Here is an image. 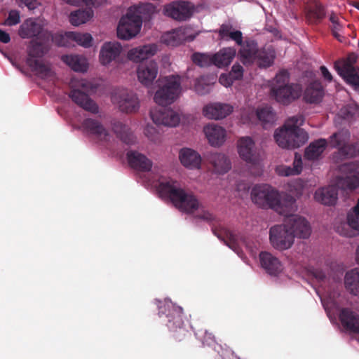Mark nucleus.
<instances>
[{
  "instance_id": "nucleus-1",
  "label": "nucleus",
  "mask_w": 359,
  "mask_h": 359,
  "mask_svg": "<svg viewBox=\"0 0 359 359\" xmlns=\"http://www.w3.org/2000/svg\"><path fill=\"white\" fill-rule=\"evenodd\" d=\"M154 97V101L161 106L152 109L150 116L156 125L175 127L180 121V115L163 106L173 103L179 97L182 91L181 77L179 75H170L164 77Z\"/></svg>"
},
{
  "instance_id": "nucleus-2",
  "label": "nucleus",
  "mask_w": 359,
  "mask_h": 359,
  "mask_svg": "<svg viewBox=\"0 0 359 359\" xmlns=\"http://www.w3.org/2000/svg\"><path fill=\"white\" fill-rule=\"evenodd\" d=\"M252 202L263 209H271L280 215L287 216L296 209V200L290 195L280 198L279 192L266 184L255 185L251 191Z\"/></svg>"
},
{
  "instance_id": "nucleus-3",
  "label": "nucleus",
  "mask_w": 359,
  "mask_h": 359,
  "mask_svg": "<svg viewBox=\"0 0 359 359\" xmlns=\"http://www.w3.org/2000/svg\"><path fill=\"white\" fill-rule=\"evenodd\" d=\"M358 166L353 163H344L340 166L341 172H347L346 176L337 178L335 185L318 189L315 192V199L325 205H334L338 198V189L342 191H353L359 187V172Z\"/></svg>"
},
{
  "instance_id": "nucleus-4",
  "label": "nucleus",
  "mask_w": 359,
  "mask_h": 359,
  "mask_svg": "<svg viewBox=\"0 0 359 359\" xmlns=\"http://www.w3.org/2000/svg\"><path fill=\"white\" fill-rule=\"evenodd\" d=\"M162 198L169 199L182 212L192 213L200 207L197 197L191 192L182 189L177 180L161 177L157 187Z\"/></svg>"
},
{
  "instance_id": "nucleus-5",
  "label": "nucleus",
  "mask_w": 359,
  "mask_h": 359,
  "mask_svg": "<svg viewBox=\"0 0 359 359\" xmlns=\"http://www.w3.org/2000/svg\"><path fill=\"white\" fill-rule=\"evenodd\" d=\"M162 198L169 199L182 212L192 213L200 207L197 197L191 192L182 189L177 180L161 177L157 187Z\"/></svg>"
},
{
  "instance_id": "nucleus-6",
  "label": "nucleus",
  "mask_w": 359,
  "mask_h": 359,
  "mask_svg": "<svg viewBox=\"0 0 359 359\" xmlns=\"http://www.w3.org/2000/svg\"><path fill=\"white\" fill-rule=\"evenodd\" d=\"M156 7L150 3L140 4L128 8L117 27V36L119 39L128 40L136 36L140 31L142 21L151 18Z\"/></svg>"
},
{
  "instance_id": "nucleus-7",
  "label": "nucleus",
  "mask_w": 359,
  "mask_h": 359,
  "mask_svg": "<svg viewBox=\"0 0 359 359\" xmlns=\"http://www.w3.org/2000/svg\"><path fill=\"white\" fill-rule=\"evenodd\" d=\"M158 314L160 316L165 314L168 318L166 325L173 339L177 343L187 344L191 337L189 328H194L188 321H184L183 309L172 302H161L158 306Z\"/></svg>"
},
{
  "instance_id": "nucleus-8",
  "label": "nucleus",
  "mask_w": 359,
  "mask_h": 359,
  "mask_svg": "<svg viewBox=\"0 0 359 359\" xmlns=\"http://www.w3.org/2000/svg\"><path fill=\"white\" fill-rule=\"evenodd\" d=\"M304 122L302 114L289 118L284 126L274 133L278 145L283 149H295L302 147L308 140L307 133L299 128Z\"/></svg>"
},
{
  "instance_id": "nucleus-9",
  "label": "nucleus",
  "mask_w": 359,
  "mask_h": 359,
  "mask_svg": "<svg viewBox=\"0 0 359 359\" xmlns=\"http://www.w3.org/2000/svg\"><path fill=\"white\" fill-rule=\"evenodd\" d=\"M350 133L348 130H341L332 134L329 139V144L332 148L339 147L337 152L333 154L335 161L353 158L359 155V144H348L350 140Z\"/></svg>"
},
{
  "instance_id": "nucleus-10",
  "label": "nucleus",
  "mask_w": 359,
  "mask_h": 359,
  "mask_svg": "<svg viewBox=\"0 0 359 359\" xmlns=\"http://www.w3.org/2000/svg\"><path fill=\"white\" fill-rule=\"evenodd\" d=\"M358 55L350 53L346 58L340 59L334 62V68L339 75L353 88L359 91V67L355 66Z\"/></svg>"
},
{
  "instance_id": "nucleus-11",
  "label": "nucleus",
  "mask_w": 359,
  "mask_h": 359,
  "mask_svg": "<svg viewBox=\"0 0 359 359\" xmlns=\"http://www.w3.org/2000/svg\"><path fill=\"white\" fill-rule=\"evenodd\" d=\"M269 241L273 248L279 251L290 249L294 241V235L290 231L285 222L270 228Z\"/></svg>"
},
{
  "instance_id": "nucleus-12",
  "label": "nucleus",
  "mask_w": 359,
  "mask_h": 359,
  "mask_svg": "<svg viewBox=\"0 0 359 359\" xmlns=\"http://www.w3.org/2000/svg\"><path fill=\"white\" fill-rule=\"evenodd\" d=\"M194 6L188 1H175L164 7V13L177 21L189 20L193 15Z\"/></svg>"
},
{
  "instance_id": "nucleus-13",
  "label": "nucleus",
  "mask_w": 359,
  "mask_h": 359,
  "mask_svg": "<svg viewBox=\"0 0 359 359\" xmlns=\"http://www.w3.org/2000/svg\"><path fill=\"white\" fill-rule=\"evenodd\" d=\"M271 96L283 104H288L299 98L302 94V88L299 84L273 86L271 90Z\"/></svg>"
},
{
  "instance_id": "nucleus-14",
  "label": "nucleus",
  "mask_w": 359,
  "mask_h": 359,
  "mask_svg": "<svg viewBox=\"0 0 359 359\" xmlns=\"http://www.w3.org/2000/svg\"><path fill=\"white\" fill-rule=\"evenodd\" d=\"M290 212L286 217L284 222L287 226L290 231L294 235V238H308L311 233V226L309 222L304 218L297 215H291Z\"/></svg>"
},
{
  "instance_id": "nucleus-15",
  "label": "nucleus",
  "mask_w": 359,
  "mask_h": 359,
  "mask_svg": "<svg viewBox=\"0 0 359 359\" xmlns=\"http://www.w3.org/2000/svg\"><path fill=\"white\" fill-rule=\"evenodd\" d=\"M112 102L118 104L119 109L126 113H135L140 108V102L136 94L127 90H121L112 95Z\"/></svg>"
},
{
  "instance_id": "nucleus-16",
  "label": "nucleus",
  "mask_w": 359,
  "mask_h": 359,
  "mask_svg": "<svg viewBox=\"0 0 359 359\" xmlns=\"http://www.w3.org/2000/svg\"><path fill=\"white\" fill-rule=\"evenodd\" d=\"M238 152L247 163L255 165L259 163V156L257 152L255 142L250 137H243L238 141Z\"/></svg>"
},
{
  "instance_id": "nucleus-17",
  "label": "nucleus",
  "mask_w": 359,
  "mask_h": 359,
  "mask_svg": "<svg viewBox=\"0 0 359 359\" xmlns=\"http://www.w3.org/2000/svg\"><path fill=\"white\" fill-rule=\"evenodd\" d=\"M158 65L154 60L141 62L137 69L139 81L145 86L152 84L158 74Z\"/></svg>"
},
{
  "instance_id": "nucleus-18",
  "label": "nucleus",
  "mask_w": 359,
  "mask_h": 359,
  "mask_svg": "<svg viewBox=\"0 0 359 359\" xmlns=\"http://www.w3.org/2000/svg\"><path fill=\"white\" fill-rule=\"evenodd\" d=\"M72 100L86 111L93 114L99 113V107L89 95L80 89L73 88L69 93Z\"/></svg>"
},
{
  "instance_id": "nucleus-19",
  "label": "nucleus",
  "mask_w": 359,
  "mask_h": 359,
  "mask_svg": "<svg viewBox=\"0 0 359 359\" xmlns=\"http://www.w3.org/2000/svg\"><path fill=\"white\" fill-rule=\"evenodd\" d=\"M339 318L346 331L354 334L359 333L358 313L349 308H342L339 311Z\"/></svg>"
},
{
  "instance_id": "nucleus-20",
  "label": "nucleus",
  "mask_w": 359,
  "mask_h": 359,
  "mask_svg": "<svg viewBox=\"0 0 359 359\" xmlns=\"http://www.w3.org/2000/svg\"><path fill=\"white\" fill-rule=\"evenodd\" d=\"M127 160L129 165L138 171L149 172L152 168V161L145 155L137 151L130 150L127 152Z\"/></svg>"
},
{
  "instance_id": "nucleus-21",
  "label": "nucleus",
  "mask_w": 359,
  "mask_h": 359,
  "mask_svg": "<svg viewBox=\"0 0 359 359\" xmlns=\"http://www.w3.org/2000/svg\"><path fill=\"white\" fill-rule=\"evenodd\" d=\"M19 36L22 39H29L40 36V38H46V31L43 26L32 19L26 20L20 27Z\"/></svg>"
},
{
  "instance_id": "nucleus-22",
  "label": "nucleus",
  "mask_w": 359,
  "mask_h": 359,
  "mask_svg": "<svg viewBox=\"0 0 359 359\" xmlns=\"http://www.w3.org/2000/svg\"><path fill=\"white\" fill-rule=\"evenodd\" d=\"M233 111V107L227 104L212 103L203 107V115L210 119H222Z\"/></svg>"
},
{
  "instance_id": "nucleus-23",
  "label": "nucleus",
  "mask_w": 359,
  "mask_h": 359,
  "mask_svg": "<svg viewBox=\"0 0 359 359\" xmlns=\"http://www.w3.org/2000/svg\"><path fill=\"white\" fill-rule=\"evenodd\" d=\"M122 46L118 42H106L100 52V61L102 65H107L116 60L120 55Z\"/></svg>"
},
{
  "instance_id": "nucleus-24",
  "label": "nucleus",
  "mask_w": 359,
  "mask_h": 359,
  "mask_svg": "<svg viewBox=\"0 0 359 359\" xmlns=\"http://www.w3.org/2000/svg\"><path fill=\"white\" fill-rule=\"evenodd\" d=\"M158 50L157 45L147 44L133 48L129 50L128 57L135 62H140L156 54Z\"/></svg>"
},
{
  "instance_id": "nucleus-25",
  "label": "nucleus",
  "mask_w": 359,
  "mask_h": 359,
  "mask_svg": "<svg viewBox=\"0 0 359 359\" xmlns=\"http://www.w3.org/2000/svg\"><path fill=\"white\" fill-rule=\"evenodd\" d=\"M82 127L90 134L95 135L101 140H107L108 139V130L97 119L91 118L84 119L82 123Z\"/></svg>"
},
{
  "instance_id": "nucleus-26",
  "label": "nucleus",
  "mask_w": 359,
  "mask_h": 359,
  "mask_svg": "<svg viewBox=\"0 0 359 359\" xmlns=\"http://www.w3.org/2000/svg\"><path fill=\"white\" fill-rule=\"evenodd\" d=\"M257 43L251 39L245 40L239 50L241 62L244 65H251L256 60L257 53L259 51Z\"/></svg>"
},
{
  "instance_id": "nucleus-27",
  "label": "nucleus",
  "mask_w": 359,
  "mask_h": 359,
  "mask_svg": "<svg viewBox=\"0 0 359 359\" xmlns=\"http://www.w3.org/2000/svg\"><path fill=\"white\" fill-rule=\"evenodd\" d=\"M262 266L271 275H276L282 271V264L280 260L268 252H262L259 254Z\"/></svg>"
},
{
  "instance_id": "nucleus-28",
  "label": "nucleus",
  "mask_w": 359,
  "mask_h": 359,
  "mask_svg": "<svg viewBox=\"0 0 359 359\" xmlns=\"http://www.w3.org/2000/svg\"><path fill=\"white\" fill-rule=\"evenodd\" d=\"M179 158L182 164L189 168H199L201 163V155L194 149L182 148L180 151Z\"/></svg>"
},
{
  "instance_id": "nucleus-29",
  "label": "nucleus",
  "mask_w": 359,
  "mask_h": 359,
  "mask_svg": "<svg viewBox=\"0 0 359 359\" xmlns=\"http://www.w3.org/2000/svg\"><path fill=\"white\" fill-rule=\"evenodd\" d=\"M208 160L216 173L224 174L231 169L230 160L223 154L210 153L208 156Z\"/></svg>"
},
{
  "instance_id": "nucleus-30",
  "label": "nucleus",
  "mask_w": 359,
  "mask_h": 359,
  "mask_svg": "<svg viewBox=\"0 0 359 359\" xmlns=\"http://www.w3.org/2000/svg\"><path fill=\"white\" fill-rule=\"evenodd\" d=\"M324 96V88L320 81H314L307 86L304 93V100L308 103H318Z\"/></svg>"
},
{
  "instance_id": "nucleus-31",
  "label": "nucleus",
  "mask_w": 359,
  "mask_h": 359,
  "mask_svg": "<svg viewBox=\"0 0 359 359\" xmlns=\"http://www.w3.org/2000/svg\"><path fill=\"white\" fill-rule=\"evenodd\" d=\"M204 133L210 144L212 146H219L225 140V130L217 125H208L204 128Z\"/></svg>"
},
{
  "instance_id": "nucleus-32",
  "label": "nucleus",
  "mask_w": 359,
  "mask_h": 359,
  "mask_svg": "<svg viewBox=\"0 0 359 359\" xmlns=\"http://www.w3.org/2000/svg\"><path fill=\"white\" fill-rule=\"evenodd\" d=\"M356 212L350 210L347 213V224L340 227H338L337 231L346 237L355 236L359 232V216L355 215Z\"/></svg>"
},
{
  "instance_id": "nucleus-33",
  "label": "nucleus",
  "mask_w": 359,
  "mask_h": 359,
  "mask_svg": "<svg viewBox=\"0 0 359 359\" xmlns=\"http://www.w3.org/2000/svg\"><path fill=\"white\" fill-rule=\"evenodd\" d=\"M330 145L329 141L325 139L320 138L310 143L306 148L304 156L308 160H316L323 153L327 145Z\"/></svg>"
},
{
  "instance_id": "nucleus-34",
  "label": "nucleus",
  "mask_w": 359,
  "mask_h": 359,
  "mask_svg": "<svg viewBox=\"0 0 359 359\" xmlns=\"http://www.w3.org/2000/svg\"><path fill=\"white\" fill-rule=\"evenodd\" d=\"M236 53L234 48L229 47L221 49L212 55L213 65L219 68L228 66L234 58Z\"/></svg>"
},
{
  "instance_id": "nucleus-35",
  "label": "nucleus",
  "mask_w": 359,
  "mask_h": 359,
  "mask_svg": "<svg viewBox=\"0 0 359 359\" xmlns=\"http://www.w3.org/2000/svg\"><path fill=\"white\" fill-rule=\"evenodd\" d=\"M219 36L222 40H233L238 45L241 46L243 43V34L241 31L233 30L231 25L222 24L217 31Z\"/></svg>"
},
{
  "instance_id": "nucleus-36",
  "label": "nucleus",
  "mask_w": 359,
  "mask_h": 359,
  "mask_svg": "<svg viewBox=\"0 0 359 359\" xmlns=\"http://www.w3.org/2000/svg\"><path fill=\"white\" fill-rule=\"evenodd\" d=\"M62 60L74 72H85L88 69V64L84 57L77 55H65Z\"/></svg>"
},
{
  "instance_id": "nucleus-37",
  "label": "nucleus",
  "mask_w": 359,
  "mask_h": 359,
  "mask_svg": "<svg viewBox=\"0 0 359 359\" xmlns=\"http://www.w3.org/2000/svg\"><path fill=\"white\" fill-rule=\"evenodd\" d=\"M193 40V38L186 36V29L180 27L169 32L163 36L164 42L171 46H177L187 40Z\"/></svg>"
},
{
  "instance_id": "nucleus-38",
  "label": "nucleus",
  "mask_w": 359,
  "mask_h": 359,
  "mask_svg": "<svg viewBox=\"0 0 359 359\" xmlns=\"http://www.w3.org/2000/svg\"><path fill=\"white\" fill-rule=\"evenodd\" d=\"M275 57L276 53L272 48H263L259 49L258 53H257L255 62H256L259 67L266 68L272 65Z\"/></svg>"
},
{
  "instance_id": "nucleus-39",
  "label": "nucleus",
  "mask_w": 359,
  "mask_h": 359,
  "mask_svg": "<svg viewBox=\"0 0 359 359\" xmlns=\"http://www.w3.org/2000/svg\"><path fill=\"white\" fill-rule=\"evenodd\" d=\"M346 288L354 295L359 294V269H353L348 271L344 278Z\"/></svg>"
},
{
  "instance_id": "nucleus-40",
  "label": "nucleus",
  "mask_w": 359,
  "mask_h": 359,
  "mask_svg": "<svg viewBox=\"0 0 359 359\" xmlns=\"http://www.w3.org/2000/svg\"><path fill=\"white\" fill-rule=\"evenodd\" d=\"M325 17L324 7L317 1L311 4L306 11V18L311 23H318Z\"/></svg>"
},
{
  "instance_id": "nucleus-41",
  "label": "nucleus",
  "mask_w": 359,
  "mask_h": 359,
  "mask_svg": "<svg viewBox=\"0 0 359 359\" xmlns=\"http://www.w3.org/2000/svg\"><path fill=\"white\" fill-rule=\"evenodd\" d=\"M112 129L123 142L130 144L133 142V135L129 128L120 121H116L112 125Z\"/></svg>"
},
{
  "instance_id": "nucleus-42",
  "label": "nucleus",
  "mask_w": 359,
  "mask_h": 359,
  "mask_svg": "<svg viewBox=\"0 0 359 359\" xmlns=\"http://www.w3.org/2000/svg\"><path fill=\"white\" fill-rule=\"evenodd\" d=\"M93 16L92 8H87L83 10H77L72 12L69 15V22L72 25L79 26L86 23Z\"/></svg>"
},
{
  "instance_id": "nucleus-43",
  "label": "nucleus",
  "mask_w": 359,
  "mask_h": 359,
  "mask_svg": "<svg viewBox=\"0 0 359 359\" xmlns=\"http://www.w3.org/2000/svg\"><path fill=\"white\" fill-rule=\"evenodd\" d=\"M214 77L212 79L208 76H202L196 79L195 83V90L200 95H205L210 91L211 83H213Z\"/></svg>"
},
{
  "instance_id": "nucleus-44",
  "label": "nucleus",
  "mask_w": 359,
  "mask_h": 359,
  "mask_svg": "<svg viewBox=\"0 0 359 359\" xmlns=\"http://www.w3.org/2000/svg\"><path fill=\"white\" fill-rule=\"evenodd\" d=\"M69 36L72 37V41L76 42L79 45L85 48H88L92 46L93 37L88 33H78L70 32Z\"/></svg>"
},
{
  "instance_id": "nucleus-45",
  "label": "nucleus",
  "mask_w": 359,
  "mask_h": 359,
  "mask_svg": "<svg viewBox=\"0 0 359 359\" xmlns=\"http://www.w3.org/2000/svg\"><path fill=\"white\" fill-rule=\"evenodd\" d=\"M47 52L45 46L40 42L32 41L28 47V57L36 59L41 57Z\"/></svg>"
},
{
  "instance_id": "nucleus-46",
  "label": "nucleus",
  "mask_w": 359,
  "mask_h": 359,
  "mask_svg": "<svg viewBox=\"0 0 359 359\" xmlns=\"http://www.w3.org/2000/svg\"><path fill=\"white\" fill-rule=\"evenodd\" d=\"M69 32H67L65 34L59 33L51 34L48 31H46V38L51 37L53 42L57 46L67 47L70 45L69 40H72V37L69 36Z\"/></svg>"
},
{
  "instance_id": "nucleus-47",
  "label": "nucleus",
  "mask_w": 359,
  "mask_h": 359,
  "mask_svg": "<svg viewBox=\"0 0 359 359\" xmlns=\"http://www.w3.org/2000/svg\"><path fill=\"white\" fill-rule=\"evenodd\" d=\"M191 58L194 63L201 67H207L213 65L212 55L195 53L192 55Z\"/></svg>"
},
{
  "instance_id": "nucleus-48",
  "label": "nucleus",
  "mask_w": 359,
  "mask_h": 359,
  "mask_svg": "<svg viewBox=\"0 0 359 359\" xmlns=\"http://www.w3.org/2000/svg\"><path fill=\"white\" fill-rule=\"evenodd\" d=\"M26 62L33 71L36 72L41 76H47L49 74L50 68L37 59L27 58Z\"/></svg>"
},
{
  "instance_id": "nucleus-49",
  "label": "nucleus",
  "mask_w": 359,
  "mask_h": 359,
  "mask_svg": "<svg viewBox=\"0 0 359 359\" xmlns=\"http://www.w3.org/2000/svg\"><path fill=\"white\" fill-rule=\"evenodd\" d=\"M196 337L201 341L203 345L212 346L216 342L215 337L212 332L207 330H194Z\"/></svg>"
},
{
  "instance_id": "nucleus-50",
  "label": "nucleus",
  "mask_w": 359,
  "mask_h": 359,
  "mask_svg": "<svg viewBox=\"0 0 359 359\" xmlns=\"http://www.w3.org/2000/svg\"><path fill=\"white\" fill-rule=\"evenodd\" d=\"M213 233L217 236L219 239L224 241L227 243V241L231 243H234L236 241L235 235L229 230L223 228L212 227V229Z\"/></svg>"
},
{
  "instance_id": "nucleus-51",
  "label": "nucleus",
  "mask_w": 359,
  "mask_h": 359,
  "mask_svg": "<svg viewBox=\"0 0 359 359\" xmlns=\"http://www.w3.org/2000/svg\"><path fill=\"white\" fill-rule=\"evenodd\" d=\"M302 170V161L300 156L295 155L293 162V168L285 167L283 168L281 174L285 176L299 175Z\"/></svg>"
},
{
  "instance_id": "nucleus-52",
  "label": "nucleus",
  "mask_w": 359,
  "mask_h": 359,
  "mask_svg": "<svg viewBox=\"0 0 359 359\" xmlns=\"http://www.w3.org/2000/svg\"><path fill=\"white\" fill-rule=\"evenodd\" d=\"M257 115L258 118L264 123L272 122L275 118V115L270 107H265L258 109Z\"/></svg>"
},
{
  "instance_id": "nucleus-53",
  "label": "nucleus",
  "mask_w": 359,
  "mask_h": 359,
  "mask_svg": "<svg viewBox=\"0 0 359 359\" xmlns=\"http://www.w3.org/2000/svg\"><path fill=\"white\" fill-rule=\"evenodd\" d=\"M290 74L287 70L280 71L275 77V84L273 86L290 85L288 83Z\"/></svg>"
},
{
  "instance_id": "nucleus-54",
  "label": "nucleus",
  "mask_w": 359,
  "mask_h": 359,
  "mask_svg": "<svg viewBox=\"0 0 359 359\" xmlns=\"http://www.w3.org/2000/svg\"><path fill=\"white\" fill-rule=\"evenodd\" d=\"M20 21V13L18 11L12 10L8 13V16L6 19L4 25L6 26H13L18 24Z\"/></svg>"
},
{
  "instance_id": "nucleus-55",
  "label": "nucleus",
  "mask_w": 359,
  "mask_h": 359,
  "mask_svg": "<svg viewBox=\"0 0 359 359\" xmlns=\"http://www.w3.org/2000/svg\"><path fill=\"white\" fill-rule=\"evenodd\" d=\"M229 74L231 76V78H233L235 80L241 79L243 75V67L239 64H235L232 67L231 70L229 73Z\"/></svg>"
},
{
  "instance_id": "nucleus-56",
  "label": "nucleus",
  "mask_w": 359,
  "mask_h": 359,
  "mask_svg": "<svg viewBox=\"0 0 359 359\" xmlns=\"http://www.w3.org/2000/svg\"><path fill=\"white\" fill-rule=\"evenodd\" d=\"M196 218L211 223L215 219V217L208 210H202L200 213L195 216Z\"/></svg>"
},
{
  "instance_id": "nucleus-57",
  "label": "nucleus",
  "mask_w": 359,
  "mask_h": 359,
  "mask_svg": "<svg viewBox=\"0 0 359 359\" xmlns=\"http://www.w3.org/2000/svg\"><path fill=\"white\" fill-rule=\"evenodd\" d=\"M234 81L236 80L233 78H231L229 74H222L219 79V83L226 87L230 86Z\"/></svg>"
},
{
  "instance_id": "nucleus-58",
  "label": "nucleus",
  "mask_w": 359,
  "mask_h": 359,
  "mask_svg": "<svg viewBox=\"0 0 359 359\" xmlns=\"http://www.w3.org/2000/svg\"><path fill=\"white\" fill-rule=\"evenodd\" d=\"M320 69L323 78L327 81L330 82L332 80V76L327 68L325 66H321Z\"/></svg>"
},
{
  "instance_id": "nucleus-59",
  "label": "nucleus",
  "mask_w": 359,
  "mask_h": 359,
  "mask_svg": "<svg viewBox=\"0 0 359 359\" xmlns=\"http://www.w3.org/2000/svg\"><path fill=\"white\" fill-rule=\"evenodd\" d=\"M11 41V36L8 33L0 29V41L4 43H8Z\"/></svg>"
},
{
  "instance_id": "nucleus-60",
  "label": "nucleus",
  "mask_w": 359,
  "mask_h": 359,
  "mask_svg": "<svg viewBox=\"0 0 359 359\" xmlns=\"http://www.w3.org/2000/svg\"><path fill=\"white\" fill-rule=\"evenodd\" d=\"M156 133V129L150 126H147L144 129V134L151 140H154V134Z\"/></svg>"
},
{
  "instance_id": "nucleus-61",
  "label": "nucleus",
  "mask_w": 359,
  "mask_h": 359,
  "mask_svg": "<svg viewBox=\"0 0 359 359\" xmlns=\"http://www.w3.org/2000/svg\"><path fill=\"white\" fill-rule=\"evenodd\" d=\"M29 10L34 9L36 6V1L35 0H20Z\"/></svg>"
},
{
  "instance_id": "nucleus-62",
  "label": "nucleus",
  "mask_w": 359,
  "mask_h": 359,
  "mask_svg": "<svg viewBox=\"0 0 359 359\" xmlns=\"http://www.w3.org/2000/svg\"><path fill=\"white\" fill-rule=\"evenodd\" d=\"M330 21L332 22V25L339 23V18L337 14L332 13L330 15Z\"/></svg>"
},
{
  "instance_id": "nucleus-63",
  "label": "nucleus",
  "mask_w": 359,
  "mask_h": 359,
  "mask_svg": "<svg viewBox=\"0 0 359 359\" xmlns=\"http://www.w3.org/2000/svg\"><path fill=\"white\" fill-rule=\"evenodd\" d=\"M233 353L231 350H226L224 352H222L221 353V356L223 358V359L225 358V356L228 357L229 359L233 358Z\"/></svg>"
},
{
  "instance_id": "nucleus-64",
  "label": "nucleus",
  "mask_w": 359,
  "mask_h": 359,
  "mask_svg": "<svg viewBox=\"0 0 359 359\" xmlns=\"http://www.w3.org/2000/svg\"><path fill=\"white\" fill-rule=\"evenodd\" d=\"M341 24L339 22V23H337V24H334V25H332V32H340L341 29Z\"/></svg>"
}]
</instances>
